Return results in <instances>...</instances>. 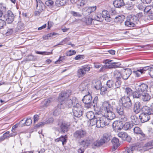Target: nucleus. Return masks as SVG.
<instances>
[{
    "instance_id": "dca6fc26",
    "label": "nucleus",
    "mask_w": 153,
    "mask_h": 153,
    "mask_svg": "<svg viewBox=\"0 0 153 153\" xmlns=\"http://www.w3.org/2000/svg\"><path fill=\"white\" fill-rule=\"evenodd\" d=\"M131 73V70L130 69H124L122 72L121 77L124 80H126L129 77Z\"/></svg>"
},
{
    "instance_id": "c85d7f7f",
    "label": "nucleus",
    "mask_w": 153,
    "mask_h": 153,
    "mask_svg": "<svg viewBox=\"0 0 153 153\" xmlns=\"http://www.w3.org/2000/svg\"><path fill=\"white\" fill-rule=\"evenodd\" d=\"M116 111L119 115H122L124 114V110L123 106L122 105H118L116 107Z\"/></svg>"
},
{
    "instance_id": "72a5a7b5",
    "label": "nucleus",
    "mask_w": 153,
    "mask_h": 153,
    "mask_svg": "<svg viewBox=\"0 0 153 153\" xmlns=\"http://www.w3.org/2000/svg\"><path fill=\"white\" fill-rule=\"evenodd\" d=\"M57 107L58 108L61 109L67 107L65 100L59 101V103L58 104Z\"/></svg>"
},
{
    "instance_id": "052dcab7",
    "label": "nucleus",
    "mask_w": 153,
    "mask_h": 153,
    "mask_svg": "<svg viewBox=\"0 0 153 153\" xmlns=\"http://www.w3.org/2000/svg\"><path fill=\"white\" fill-rule=\"evenodd\" d=\"M74 16L76 17H81V15L79 13L75 12L74 11H71L70 12Z\"/></svg>"
},
{
    "instance_id": "c9c22d12",
    "label": "nucleus",
    "mask_w": 153,
    "mask_h": 153,
    "mask_svg": "<svg viewBox=\"0 0 153 153\" xmlns=\"http://www.w3.org/2000/svg\"><path fill=\"white\" fill-rule=\"evenodd\" d=\"M90 140H85L82 141L80 143V145L82 146L84 148H87L90 144Z\"/></svg>"
},
{
    "instance_id": "b1692460",
    "label": "nucleus",
    "mask_w": 153,
    "mask_h": 153,
    "mask_svg": "<svg viewBox=\"0 0 153 153\" xmlns=\"http://www.w3.org/2000/svg\"><path fill=\"white\" fill-rule=\"evenodd\" d=\"M67 140V137L66 135L65 136H62L60 137L57 138L55 140V141L56 142H58L59 141L62 142L63 146L66 143Z\"/></svg>"
},
{
    "instance_id": "7c9ffc66",
    "label": "nucleus",
    "mask_w": 153,
    "mask_h": 153,
    "mask_svg": "<svg viewBox=\"0 0 153 153\" xmlns=\"http://www.w3.org/2000/svg\"><path fill=\"white\" fill-rule=\"evenodd\" d=\"M105 143H106L105 141H104L102 138L100 140L96 141L94 143V144L95 146L99 147L102 146Z\"/></svg>"
},
{
    "instance_id": "8fccbe9b",
    "label": "nucleus",
    "mask_w": 153,
    "mask_h": 153,
    "mask_svg": "<svg viewBox=\"0 0 153 153\" xmlns=\"http://www.w3.org/2000/svg\"><path fill=\"white\" fill-rule=\"evenodd\" d=\"M152 146H153V140L150 141L146 143L145 144L144 147H146L147 148H149L150 149H151V148H149L151 147Z\"/></svg>"
},
{
    "instance_id": "2f4dec72",
    "label": "nucleus",
    "mask_w": 153,
    "mask_h": 153,
    "mask_svg": "<svg viewBox=\"0 0 153 153\" xmlns=\"http://www.w3.org/2000/svg\"><path fill=\"white\" fill-rule=\"evenodd\" d=\"M121 74L119 70H116L114 72V76L116 79V80H120L121 77Z\"/></svg>"
},
{
    "instance_id": "f257e3e1",
    "label": "nucleus",
    "mask_w": 153,
    "mask_h": 153,
    "mask_svg": "<svg viewBox=\"0 0 153 153\" xmlns=\"http://www.w3.org/2000/svg\"><path fill=\"white\" fill-rule=\"evenodd\" d=\"M121 82L120 80H116L114 83V82L111 80H108L107 81L106 85L109 88H112L113 89L109 91V93H111V95H116L118 92L120 91Z\"/></svg>"
},
{
    "instance_id": "7ed1b4c3",
    "label": "nucleus",
    "mask_w": 153,
    "mask_h": 153,
    "mask_svg": "<svg viewBox=\"0 0 153 153\" xmlns=\"http://www.w3.org/2000/svg\"><path fill=\"white\" fill-rule=\"evenodd\" d=\"M119 102L121 103L123 106L127 109L131 108L132 105L131 101L128 96L122 97L120 99Z\"/></svg>"
},
{
    "instance_id": "6e6552de",
    "label": "nucleus",
    "mask_w": 153,
    "mask_h": 153,
    "mask_svg": "<svg viewBox=\"0 0 153 153\" xmlns=\"http://www.w3.org/2000/svg\"><path fill=\"white\" fill-rule=\"evenodd\" d=\"M92 98L91 96L88 94L85 96L82 99L83 102L86 104V107L88 108H91Z\"/></svg>"
},
{
    "instance_id": "37998d69",
    "label": "nucleus",
    "mask_w": 153,
    "mask_h": 153,
    "mask_svg": "<svg viewBox=\"0 0 153 153\" xmlns=\"http://www.w3.org/2000/svg\"><path fill=\"white\" fill-rule=\"evenodd\" d=\"M85 74V70L82 68L79 69L77 71V75L79 77L83 76Z\"/></svg>"
},
{
    "instance_id": "c03bdc74",
    "label": "nucleus",
    "mask_w": 153,
    "mask_h": 153,
    "mask_svg": "<svg viewBox=\"0 0 153 153\" xmlns=\"http://www.w3.org/2000/svg\"><path fill=\"white\" fill-rule=\"evenodd\" d=\"M79 88L81 91H86L88 89V85L84 83L82 84L79 85Z\"/></svg>"
},
{
    "instance_id": "9b49d317",
    "label": "nucleus",
    "mask_w": 153,
    "mask_h": 153,
    "mask_svg": "<svg viewBox=\"0 0 153 153\" xmlns=\"http://www.w3.org/2000/svg\"><path fill=\"white\" fill-rule=\"evenodd\" d=\"M55 100L54 97H50L49 98L45 99L41 103V106L43 107H47L50 105Z\"/></svg>"
},
{
    "instance_id": "a878e982",
    "label": "nucleus",
    "mask_w": 153,
    "mask_h": 153,
    "mask_svg": "<svg viewBox=\"0 0 153 153\" xmlns=\"http://www.w3.org/2000/svg\"><path fill=\"white\" fill-rule=\"evenodd\" d=\"M141 98L144 101H149L151 98V96L148 93L146 92L142 93L141 94Z\"/></svg>"
},
{
    "instance_id": "338daca9",
    "label": "nucleus",
    "mask_w": 153,
    "mask_h": 153,
    "mask_svg": "<svg viewBox=\"0 0 153 153\" xmlns=\"http://www.w3.org/2000/svg\"><path fill=\"white\" fill-rule=\"evenodd\" d=\"M53 121V118L52 117H50L47 119L46 121H45V124L48 123H52Z\"/></svg>"
},
{
    "instance_id": "423d86ee",
    "label": "nucleus",
    "mask_w": 153,
    "mask_h": 153,
    "mask_svg": "<svg viewBox=\"0 0 153 153\" xmlns=\"http://www.w3.org/2000/svg\"><path fill=\"white\" fill-rule=\"evenodd\" d=\"M86 132L85 130H79L76 131L73 134L74 137L77 140H79L81 138L85 137Z\"/></svg>"
},
{
    "instance_id": "de8ad7c7",
    "label": "nucleus",
    "mask_w": 153,
    "mask_h": 153,
    "mask_svg": "<svg viewBox=\"0 0 153 153\" xmlns=\"http://www.w3.org/2000/svg\"><path fill=\"white\" fill-rule=\"evenodd\" d=\"M133 73L135 74L137 77H139L141 74H143L142 70L140 68L134 71H133Z\"/></svg>"
},
{
    "instance_id": "49530a36",
    "label": "nucleus",
    "mask_w": 153,
    "mask_h": 153,
    "mask_svg": "<svg viewBox=\"0 0 153 153\" xmlns=\"http://www.w3.org/2000/svg\"><path fill=\"white\" fill-rule=\"evenodd\" d=\"M25 27L24 24L21 22H18L16 30L22 31L24 30Z\"/></svg>"
},
{
    "instance_id": "a19ab883",
    "label": "nucleus",
    "mask_w": 153,
    "mask_h": 153,
    "mask_svg": "<svg viewBox=\"0 0 153 153\" xmlns=\"http://www.w3.org/2000/svg\"><path fill=\"white\" fill-rule=\"evenodd\" d=\"M9 131H7L4 134L3 136L0 137V141H4L5 139L9 138Z\"/></svg>"
},
{
    "instance_id": "20e7f679",
    "label": "nucleus",
    "mask_w": 153,
    "mask_h": 153,
    "mask_svg": "<svg viewBox=\"0 0 153 153\" xmlns=\"http://www.w3.org/2000/svg\"><path fill=\"white\" fill-rule=\"evenodd\" d=\"M82 108L79 104L76 103L75 105H74L72 111L74 115L76 117H79L82 114Z\"/></svg>"
},
{
    "instance_id": "39448f33",
    "label": "nucleus",
    "mask_w": 153,
    "mask_h": 153,
    "mask_svg": "<svg viewBox=\"0 0 153 153\" xmlns=\"http://www.w3.org/2000/svg\"><path fill=\"white\" fill-rule=\"evenodd\" d=\"M14 18L13 13L10 10H8L1 17L2 20L8 24L11 23L13 21Z\"/></svg>"
},
{
    "instance_id": "bf43d9fd",
    "label": "nucleus",
    "mask_w": 153,
    "mask_h": 153,
    "mask_svg": "<svg viewBox=\"0 0 153 153\" xmlns=\"http://www.w3.org/2000/svg\"><path fill=\"white\" fill-rule=\"evenodd\" d=\"M152 66H146L143 67H141L140 69L142 70L143 74L144 73V72L148 70L149 71L150 68H151Z\"/></svg>"
},
{
    "instance_id": "a18cd8bd",
    "label": "nucleus",
    "mask_w": 153,
    "mask_h": 153,
    "mask_svg": "<svg viewBox=\"0 0 153 153\" xmlns=\"http://www.w3.org/2000/svg\"><path fill=\"white\" fill-rule=\"evenodd\" d=\"M124 19L125 16L123 15H120L116 17L115 18V21L117 22H122Z\"/></svg>"
},
{
    "instance_id": "79ce46f5",
    "label": "nucleus",
    "mask_w": 153,
    "mask_h": 153,
    "mask_svg": "<svg viewBox=\"0 0 153 153\" xmlns=\"http://www.w3.org/2000/svg\"><path fill=\"white\" fill-rule=\"evenodd\" d=\"M118 136L119 137L121 138L122 140H125V138L127 136V134L126 132H121L118 134Z\"/></svg>"
},
{
    "instance_id": "4d7b16f0",
    "label": "nucleus",
    "mask_w": 153,
    "mask_h": 153,
    "mask_svg": "<svg viewBox=\"0 0 153 153\" xmlns=\"http://www.w3.org/2000/svg\"><path fill=\"white\" fill-rule=\"evenodd\" d=\"M76 52L75 50H70L67 51L66 53V55L67 56H71L76 54Z\"/></svg>"
},
{
    "instance_id": "6e6d98bb",
    "label": "nucleus",
    "mask_w": 153,
    "mask_h": 153,
    "mask_svg": "<svg viewBox=\"0 0 153 153\" xmlns=\"http://www.w3.org/2000/svg\"><path fill=\"white\" fill-rule=\"evenodd\" d=\"M53 1L51 0H48L45 2L46 5L50 7H53Z\"/></svg>"
},
{
    "instance_id": "c756f323",
    "label": "nucleus",
    "mask_w": 153,
    "mask_h": 153,
    "mask_svg": "<svg viewBox=\"0 0 153 153\" xmlns=\"http://www.w3.org/2000/svg\"><path fill=\"white\" fill-rule=\"evenodd\" d=\"M134 149V146H130L129 147H126L125 148L124 150L123 151V153H132Z\"/></svg>"
},
{
    "instance_id": "680f3d73",
    "label": "nucleus",
    "mask_w": 153,
    "mask_h": 153,
    "mask_svg": "<svg viewBox=\"0 0 153 153\" xmlns=\"http://www.w3.org/2000/svg\"><path fill=\"white\" fill-rule=\"evenodd\" d=\"M101 16L102 17L104 18L107 16H109V14L107 11L104 10L102 11Z\"/></svg>"
},
{
    "instance_id": "4c0bfd02",
    "label": "nucleus",
    "mask_w": 153,
    "mask_h": 153,
    "mask_svg": "<svg viewBox=\"0 0 153 153\" xmlns=\"http://www.w3.org/2000/svg\"><path fill=\"white\" fill-rule=\"evenodd\" d=\"M111 137V135L109 134L105 133L103 135L102 138L107 143L110 140Z\"/></svg>"
},
{
    "instance_id": "5fc2aeb1",
    "label": "nucleus",
    "mask_w": 153,
    "mask_h": 153,
    "mask_svg": "<svg viewBox=\"0 0 153 153\" xmlns=\"http://www.w3.org/2000/svg\"><path fill=\"white\" fill-rule=\"evenodd\" d=\"M32 122V121L31 119H27L25 120V122L22 126H25V125L27 126H30Z\"/></svg>"
},
{
    "instance_id": "412c9836",
    "label": "nucleus",
    "mask_w": 153,
    "mask_h": 153,
    "mask_svg": "<svg viewBox=\"0 0 153 153\" xmlns=\"http://www.w3.org/2000/svg\"><path fill=\"white\" fill-rule=\"evenodd\" d=\"M111 106V105L108 101L104 102L101 107L102 109L104 111V112L110 110V108Z\"/></svg>"
},
{
    "instance_id": "58836bf2",
    "label": "nucleus",
    "mask_w": 153,
    "mask_h": 153,
    "mask_svg": "<svg viewBox=\"0 0 153 153\" xmlns=\"http://www.w3.org/2000/svg\"><path fill=\"white\" fill-rule=\"evenodd\" d=\"M66 1L67 0H56L55 4L57 6L60 7L65 4Z\"/></svg>"
},
{
    "instance_id": "5701e85b",
    "label": "nucleus",
    "mask_w": 153,
    "mask_h": 153,
    "mask_svg": "<svg viewBox=\"0 0 153 153\" xmlns=\"http://www.w3.org/2000/svg\"><path fill=\"white\" fill-rule=\"evenodd\" d=\"M143 111V113L147 114L148 115L152 114H153V111L149 107L147 106H143L142 108Z\"/></svg>"
},
{
    "instance_id": "1a4fd4ad",
    "label": "nucleus",
    "mask_w": 153,
    "mask_h": 153,
    "mask_svg": "<svg viewBox=\"0 0 153 153\" xmlns=\"http://www.w3.org/2000/svg\"><path fill=\"white\" fill-rule=\"evenodd\" d=\"M58 125L60 128V132L65 133L68 131V128L69 125L67 123L65 122H60L58 123Z\"/></svg>"
},
{
    "instance_id": "bb28decb",
    "label": "nucleus",
    "mask_w": 153,
    "mask_h": 153,
    "mask_svg": "<svg viewBox=\"0 0 153 153\" xmlns=\"http://www.w3.org/2000/svg\"><path fill=\"white\" fill-rule=\"evenodd\" d=\"M111 142L113 144L114 148L116 149L120 145L119 140L117 138L114 137L112 140Z\"/></svg>"
},
{
    "instance_id": "473e14b6",
    "label": "nucleus",
    "mask_w": 153,
    "mask_h": 153,
    "mask_svg": "<svg viewBox=\"0 0 153 153\" xmlns=\"http://www.w3.org/2000/svg\"><path fill=\"white\" fill-rule=\"evenodd\" d=\"M133 126V125L132 124H131L130 123L128 122H127L124 124L123 123V126L122 129L124 130H127L131 128Z\"/></svg>"
},
{
    "instance_id": "0e129e2a",
    "label": "nucleus",
    "mask_w": 153,
    "mask_h": 153,
    "mask_svg": "<svg viewBox=\"0 0 153 153\" xmlns=\"http://www.w3.org/2000/svg\"><path fill=\"white\" fill-rule=\"evenodd\" d=\"M36 53L38 54H46V55H49L50 54H52V52H48L45 51L44 52H40L37 51L36 52Z\"/></svg>"
},
{
    "instance_id": "ddd939ff",
    "label": "nucleus",
    "mask_w": 153,
    "mask_h": 153,
    "mask_svg": "<svg viewBox=\"0 0 153 153\" xmlns=\"http://www.w3.org/2000/svg\"><path fill=\"white\" fill-rule=\"evenodd\" d=\"M104 114V117L106 118V120L107 121L108 120H112L115 117V114L110 110L103 112Z\"/></svg>"
},
{
    "instance_id": "e433bc0d",
    "label": "nucleus",
    "mask_w": 153,
    "mask_h": 153,
    "mask_svg": "<svg viewBox=\"0 0 153 153\" xmlns=\"http://www.w3.org/2000/svg\"><path fill=\"white\" fill-rule=\"evenodd\" d=\"M140 91L137 90L135 91L132 94V95L134 98H141L142 94L140 93Z\"/></svg>"
},
{
    "instance_id": "f03ea898",
    "label": "nucleus",
    "mask_w": 153,
    "mask_h": 153,
    "mask_svg": "<svg viewBox=\"0 0 153 153\" xmlns=\"http://www.w3.org/2000/svg\"><path fill=\"white\" fill-rule=\"evenodd\" d=\"M140 23L137 18L134 16L130 15L127 17V20L125 22L126 26L128 27H138V25Z\"/></svg>"
},
{
    "instance_id": "ea45409f",
    "label": "nucleus",
    "mask_w": 153,
    "mask_h": 153,
    "mask_svg": "<svg viewBox=\"0 0 153 153\" xmlns=\"http://www.w3.org/2000/svg\"><path fill=\"white\" fill-rule=\"evenodd\" d=\"M86 116L89 120L92 119L96 117L92 111H89L86 114Z\"/></svg>"
},
{
    "instance_id": "13d9d810",
    "label": "nucleus",
    "mask_w": 153,
    "mask_h": 153,
    "mask_svg": "<svg viewBox=\"0 0 153 153\" xmlns=\"http://www.w3.org/2000/svg\"><path fill=\"white\" fill-rule=\"evenodd\" d=\"M132 90L128 87L126 88L125 89V93L128 95H130L132 93Z\"/></svg>"
},
{
    "instance_id": "69168bd1",
    "label": "nucleus",
    "mask_w": 153,
    "mask_h": 153,
    "mask_svg": "<svg viewBox=\"0 0 153 153\" xmlns=\"http://www.w3.org/2000/svg\"><path fill=\"white\" fill-rule=\"evenodd\" d=\"M65 57L60 56L59 59L55 62L56 64H58L62 62L64 59H65Z\"/></svg>"
},
{
    "instance_id": "aec40b11",
    "label": "nucleus",
    "mask_w": 153,
    "mask_h": 153,
    "mask_svg": "<svg viewBox=\"0 0 153 153\" xmlns=\"http://www.w3.org/2000/svg\"><path fill=\"white\" fill-rule=\"evenodd\" d=\"M139 118L141 122L143 123L148 121L150 118L149 115L143 113L140 115Z\"/></svg>"
},
{
    "instance_id": "393cba45",
    "label": "nucleus",
    "mask_w": 153,
    "mask_h": 153,
    "mask_svg": "<svg viewBox=\"0 0 153 153\" xmlns=\"http://www.w3.org/2000/svg\"><path fill=\"white\" fill-rule=\"evenodd\" d=\"M7 8L6 6L2 4H0V18L3 15L6 13Z\"/></svg>"
},
{
    "instance_id": "a211bd4d",
    "label": "nucleus",
    "mask_w": 153,
    "mask_h": 153,
    "mask_svg": "<svg viewBox=\"0 0 153 153\" xmlns=\"http://www.w3.org/2000/svg\"><path fill=\"white\" fill-rule=\"evenodd\" d=\"M136 88L137 90L141 92H142V93H143L147 91L148 88V85L146 84L142 83L138 85L137 86Z\"/></svg>"
},
{
    "instance_id": "f8f14e48",
    "label": "nucleus",
    "mask_w": 153,
    "mask_h": 153,
    "mask_svg": "<svg viewBox=\"0 0 153 153\" xmlns=\"http://www.w3.org/2000/svg\"><path fill=\"white\" fill-rule=\"evenodd\" d=\"M65 101L67 107L68 108H71L72 106L73 107L74 105H75L76 103H77L75 97H73L70 99H67L65 100Z\"/></svg>"
},
{
    "instance_id": "0eeeda50",
    "label": "nucleus",
    "mask_w": 153,
    "mask_h": 153,
    "mask_svg": "<svg viewBox=\"0 0 153 153\" xmlns=\"http://www.w3.org/2000/svg\"><path fill=\"white\" fill-rule=\"evenodd\" d=\"M97 120V128L103 127L109 124L106 118L103 117H98Z\"/></svg>"
},
{
    "instance_id": "09e8293b",
    "label": "nucleus",
    "mask_w": 153,
    "mask_h": 153,
    "mask_svg": "<svg viewBox=\"0 0 153 153\" xmlns=\"http://www.w3.org/2000/svg\"><path fill=\"white\" fill-rule=\"evenodd\" d=\"M97 7L96 6L89 7L87 10V11L88 13H91L95 11Z\"/></svg>"
},
{
    "instance_id": "6ab92c4d",
    "label": "nucleus",
    "mask_w": 153,
    "mask_h": 153,
    "mask_svg": "<svg viewBox=\"0 0 153 153\" xmlns=\"http://www.w3.org/2000/svg\"><path fill=\"white\" fill-rule=\"evenodd\" d=\"M70 95V94L67 92H62L60 93L59 97V101L64 100H66V98L68 97Z\"/></svg>"
},
{
    "instance_id": "603ef678",
    "label": "nucleus",
    "mask_w": 153,
    "mask_h": 153,
    "mask_svg": "<svg viewBox=\"0 0 153 153\" xmlns=\"http://www.w3.org/2000/svg\"><path fill=\"white\" fill-rule=\"evenodd\" d=\"M139 140L140 141H144L146 139L147 137L146 135L142 132L140 134Z\"/></svg>"
},
{
    "instance_id": "774afa93",
    "label": "nucleus",
    "mask_w": 153,
    "mask_h": 153,
    "mask_svg": "<svg viewBox=\"0 0 153 153\" xmlns=\"http://www.w3.org/2000/svg\"><path fill=\"white\" fill-rule=\"evenodd\" d=\"M83 69L85 70V72L86 73V71H88L90 70V67L88 65H85L82 67Z\"/></svg>"
},
{
    "instance_id": "e2e57ef3",
    "label": "nucleus",
    "mask_w": 153,
    "mask_h": 153,
    "mask_svg": "<svg viewBox=\"0 0 153 153\" xmlns=\"http://www.w3.org/2000/svg\"><path fill=\"white\" fill-rule=\"evenodd\" d=\"M144 3H142L138 5V8L140 10H144V9H145V8L146 7L144 6Z\"/></svg>"
},
{
    "instance_id": "864d4df0",
    "label": "nucleus",
    "mask_w": 153,
    "mask_h": 153,
    "mask_svg": "<svg viewBox=\"0 0 153 153\" xmlns=\"http://www.w3.org/2000/svg\"><path fill=\"white\" fill-rule=\"evenodd\" d=\"M134 132L136 134H140V133L142 132L140 128L137 127H136L133 129Z\"/></svg>"
},
{
    "instance_id": "2eb2a0df",
    "label": "nucleus",
    "mask_w": 153,
    "mask_h": 153,
    "mask_svg": "<svg viewBox=\"0 0 153 153\" xmlns=\"http://www.w3.org/2000/svg\"><path fill=\"white\" fill-rule=\"evenodd\" d=\"M112 126L114 129L120 130L123 128V122L122 121H116L114 122Z\"/></svg>"
},
{
    "instance_id": "cd10ccee",
    "label": "nucleus",
    "mask_w": 153,
    "mask_h": 153,
    "mask_svg": "<svg viewBox=\"0 0 153 153\" xmlns=\"http://www.w3.org/2000/svg\"><path fill=\"white\" fill-rule=\"evenodd\" d=\"M36 0V1L37 3V9H38L40 11H42L43 10L44 4L42 2L41 0Z\"/></svg>"
},
{
    "instance_id": "4be33fe9",
    "label": "nucleus",
    "mask_w": 153,
    "mask_h": 153,
    "mask_svg": "<svg viewBox=\"0 0 153 153\" xmlns=\"http://www.w3.org/2000/svg\"><path fill=\"white\" fill-rule=\"evenodd\" d=\"M114 7L117 8H120L124 5L125 4L123 0H115L113 2Z\"/></svg>"
},
{
    "instance_id": "3c124183",
    "label": "nucleus",
    "mask_w": 153,
    "mask_h": 153,
    "mask_svg": "<svg viewBox=\"0 0 153 153\" xmlns=\"http://www.w3.org/2000/svg\"><path fill=\"white\" fill-rule=\"evenodd\" d=\"M98 100V97L97 96L95 97L93 101L91 102V104L92 105H91V107H93L94 108L97 105Z\"/></svg>"
},
{
    "instance_id": "4468645a",
    "label": "nucleus",
    "mask_w": 153,
    "mask_h": 153,
    "mask_svg": "<svg viewBox=\"0 0 153 153\" xmlns=\"http://www.w3.org/2000/svg\"><path fill=\"white\" fill-rule=\"evenodd\" d=\"M105 63L107 68H112L119 67L116 65L118 63L117 62H113L112 60L106 59L105 61Z\"/></svg>"
},
{
    "instance_id": "f704fd0d",
    "label": "nucleus",
    "mask_w": 153,
    "mask_h": 153,
    "mask_svg": "<svg viewBox=\"0 0 153 153\" xmlns=\"http://www.w3.org/2000/svg\"><path fill=\"white\" fill-rule=\"evenodd\" d=\"M98 116H96L95 117L90 120V126H93L95 125L97 126V118Z\"/></svg>"
},
{
    "instance_id": "9d476101",
    "label": "nucleus",
    "mask_w": 153,
    "mask_h": 153,
    "mask_svg": "<svg viewBox=\"0 0 153 153\" xmlns=\"http://www.w3.org/2000/svg\"><path fill=\"white\" fill-rule=\"evenodd\" d=\"M144 12L149 15V19H153V6L150 5L146 6L144 9Z\"/></svg>"
},
{
    "instance_id": "f3484780",
    "label": "nucleus",
    "mask_w": 153,
    "mask_h": 153,
    "mask_svg": "<svg viewBox=\"0 0 153 153\" xmlns=\"http://www.w3.org/2000/svg\"><path fill=\"white\" fill-rule=\"evenodd\" d=\"M142 109L141 103L138 101L136 102L134 104L132 109L135 114L139 113Z\"/></svg>"
}]
</instances>
